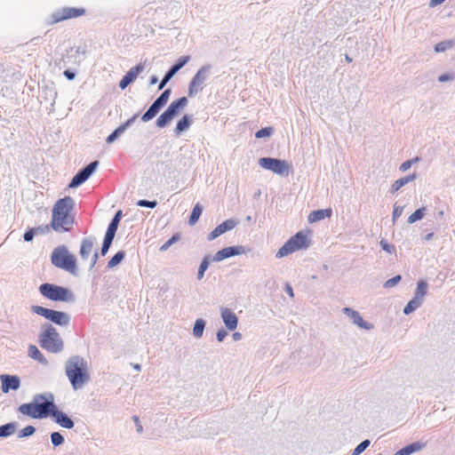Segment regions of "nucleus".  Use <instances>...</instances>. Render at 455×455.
Listing matches in <instances>:
<instances>
[{"label":"nucleus","instance_id":"obj_51","mask_svg":"<svg viewBox=\"0 0 455 455\" xmlns=\"http://www.w3.org/2000/svg\"><path fill=\"white\" fill-rule=\"evenodd\" d=\"M35 229V234H44L45 232H48L49 231V226L46 225V226H44V227H38V228H34Z\"/></svg>","mask_w":455,"mask_h":455},{"label":"nucleus","instance_id":"obj_39","mask_svg":"<svg viewBox=\"0 0 455 455\" xmlns=\"http://www.w3.org/2000/svg\"><path fill=\"white\" fill-rule=\"evenodd\" d=\"M370 445L369 440H364L360 444H358L354 450L352 455H359L362 453L368 446Z\"/></svg>","mask_w":455,"mask_h":455},{"label":"nucleus","instance_id":"obj_6","mask_svg":"<svg viewBox=\"0 0 455 455\" xmlns=\"http://www.w3.org/2000/svg\"><path fill=\"white\" fill-rule=\"evenodd\" d=\"M51 260L55 267L72 274L76 273V259L65 247L56 248L52 253Z\"/></svg>","mask_w":455,"mask_h":455},{"label":"nucleus","instance_id":"obj_48","mask_svg":"<svg viewBox=\"0 0 455 455\" xmlns=\"http://www.w3.org/2000/svg\"><path fill=\"white\" fill-rule=\"evenodd\" d=\"M138 205L143 206V207H148V208H155L156 205V201L140 200L138 202Z\"/></svg>","mask_w":455,"mask_h":455},{"label":"nucleus","instance_id":"obj_5","mask_svg":"<svg viewBox=\"0 0 455 455\" xmlns=\"http://www.w3.org/2000/svg\"><path fill=\"white\" fill-rule=\"evenodd\" d=\"M39 291L42 296L53 301L70 302L74 300V295L69 289L56 284L43 283L39 286Z\"/></svg>","mask_w":455,"mask_h":455},{"label":"nucleus","instance_id":"obj_59","mask_svg":"<svg viewBox=\"0 0 455 455\" xmlns=\"http://www.w3.org/2000/svg\"><path fill=\"white\" fill-rule=\"evenodd\" d=\"M113 239H114V238H112V237L105 236V237H104L103 243H104V244H107V245H108V246H110V245H111V243H112V242H113Z\"/></svg>","mask_w":455,"mask_h":455},{"label":"nucleus","instance_id":"obj_55","mask_svg":"<svg viewBox=\"0 0 455 455\" xmlns=\"http://www.w3.org/2000/svg\"><path fill=\"white\" fill-rule=\"evenodd\" d=\"M116 230L112 229V228H108V230H107V232H106L105 236H108V237H112V238H114V237H115V235H116Z\"/></svg>","mask_w":455,"mask_h":455},{"label":"nucleus","instance_id":"obj_21","mask_svg":"<svg viewBox=\"0 0 455 455\" xmlns=\"http://www.w3.org/2000/svg\"><path fill=\"white\" fill-rule=\"evenodd\" d=\"M332 214L331 209L313 211L308 215V221L314 223L325 218H330Z\"/></svg>","mask_w":455,"mask_h":455},{"label":"nucleus","instance_id":"obj_2","mask_svg":"<svg viewBox=\"0 0 455 455\" xmlns=\"http://www.w3.org/2000/svg\"><path fill=\"white\" fill-rule=\"evenodd\" d=\"M68 379L75 390L82 388L89 380L87 363L78 355L70 357L65 366Z\"/></svg>","mask_w":455,"mask_h":455},{"label":"nucleus","instance_id":"obj_25","mask_svg":"<svg viewBox=\"0 0 455 455\" xmlns=\"http://www.w3.org/2000/svg\"><path fill=\"white\" fill-rule=\"evenodd\" d=\"M423 448V444L419 443H413L404 448L396 451L394 455H410L412 452L420 451Z\"/></svg>","mask_w":455,"mask_h":455},{"label":"nucleus","instance_id":"obj_53","mask_svg":"<svg viewBox=\"0 0 455 455\" xmlns=\"http://www.w3.org/2000/svg\"><path fill=\"white\" fill-rule=\"evenodd\" d=\"M170 79H171L170 76L165 75L164 79L161 81V83L158 86V89L162 90L164 87V85L169 82Z\"/></svg>","mask_w":455,"mask_h":455},{"label":"nucleus","instance_id":"obj_58","mask_svg":"<svg viewBox=\"0 0 455 455\" xmlns=\"http://www.w3.org/2000/svg\"><path fill=\"white\" fill-rule=\"evenodd\" d=\"M402 210H399L398 207H395L393 212V219L395 220L401 215Z\"/></svg>","mask_w":455,"mask_h":455},{"label":"nucleus","instance_id":"obj_24","mask_svg":"<svg viewBox=\"0 0 455 455\" xmlns=\"http://www.w3.org/2000/svg\"><path fill=\"white\" fill-rule=\"evenodd\" d=\"M28 355L31 358H33L34 360H36L43 364L47 363V360L45 359L44 355L40 352V350L37 348V347L35 345H30L28 347Z\"/></svg>","mask_w":455,"mask_h":455},{"label":"nucleus","instance_id":"obj_46","mask_svg":"<svg viewBox=\"0 0 455 455\" xmlns=\"http://www.w3.org/2000/svg\"><path fill=\"white\" fill-rule=\"evenodd\" d=\"M120 217H121V211H119L116 214V216L112 220L111 223L109 224L108 228H110L112 229H115V230H117L118 223L120 221Z\"/></svg>","mask_w":455,"mask_h":455},{"label":"nucleus","instance_id":"obj_63","mask_svg":"<svg viewBox=\"0 0 455 455\" xmlns=\"http://www.w3.org/2000/svg\"><path fill=\"white\" fill-rule=\"evenodd\" d=\"M109 247H110V246H108V245H107V244H104V243L102 244V248H101V254H102L103 256L108 252V251Z\"/></svg>","mask_w":455,"mask_h":455},{"label":"nucleus","instance_id":"obj_42","mask_svg":"<svg viewBox=\"0 0 455 455\" xmlns=\"http://www.w3.org/2000/svg\"><path fill=\"white\" fill-rule=\"evenodd\" d=\"M273 129L271 127H266L263 129H260L255 133V137L258 139L263 138V137H268L272 134Z\"/></svg>","mask_w":455,"mask_h":455},{"label":"nucleus","instance_id":"obj_32","mask_svg":"<svg viewBox=\"0 0 455 455\" xmlns=\"http://www.w3.org/2000/svg\"><path fill=\"white\" fill-rule=\"evenodd\" d=\"M125 253L124 251H121L116 252L108 261V267L109 268H113L116 266H117L124 258Z\"/></svg>","mask_w":455,"mask_h":455},{"label":"nucleus","instance_id":"obj_15","mask_svg":"<svg viewBox=\"0 0 455 455\" xmlns=\"http://www.w3.org/2000/svg\"><path fill=\"white\" fill-rule=\"evenodd\" d=\"M205 81V75L204 72V69L201 68L198 70V72L195 75V76L192 78L189 88H188V96H193L196 94L198 92H200L203 89V84Z\"/></svg>","mask_w":455,"mask_h":455},{"label":"nucleus","instance_id":"obj_26","mask_svg":"<svg viewBox=\"0 0 455 455\" xmlns=\"http://www.w3.org/2000/svg\"><path fill=\"white\" fill-rule=\"evenodd\" d=\"M191 124V120L188 115L183 116L177 123L175 127L176 134H180L182 132L188 129Z\"/></svg>","mask_w":455,"mask_h":455},{"label":"nucleus","instance_id":"obj_16","mask_svg":"<svg viewBox=\"0 0 455 455\" xmlns=\"http://www.w3.org/2000/svg\"><path fill=\"white\" fill-rule=\"evenodd\" d=\"M2 391L8 393L10 390H17L20 386V379L17 376L3 374L0 376Z\"/></svg>","mask_w":455,"mask_h":455},{"label":"nucleus","instance_id":"obj_60","mask_svg":"<svg viewBox=\"0 0 455 455\" xmlns=\"http://www.w3.org/2000/svg\"><path fill=\"white\" fill-rule=\"evenodd\" d=\"M113 239H114V238H112V237L105 236V237H104L103 243H104V244H107V245H108V246H110V245H111V243H112V242H113Z\"/></svg>","mask_w":455,"mask_h":455},{"label":"nucleus","instance_id":"obj_14","mask_svg":"<svg viewBox=\"0 0 455 455\" xmlns=\"http://www.w3.org/2000/svg\"><path fill=\"white\" fill-rule=\"evenodd\" d=\"M145 68V66L143 64H139L133 68H132L121 79L119 83V87L124 90L130 84H132L139 76L140 72H142Z\"/></svg>","mask_w":455,"mask_h":455},{"label":"nucleus","instance_id":"obj_4","mask_svg":"<svg viewBox=\"0 0 455 455\" xmlns=\"http://www.w3.org/2000/svg\"><path fill=\"white\" fill-rule=\"evenodd\" d=\"M310 230L299 231L292 235L276 252L277 258H283L299 250L307 249L309 246Z\"/></svg>","mask_w":455,"mask_h":455},{"label":"nucleus","instance_id":"obj_19","mask_svg":"<svg viewBox=\"0 0 455 455\" xmlns=\"http://www.w3.org/2000/svg\"><path fill=\"white\" fill-rule=\"evenodd\" d=\"M235 226V223L232 220H227L219 226H217L208 235L209 240H213L224 234L225 232L231 230Z\"/></svg>","mask_w":455,"mask_h":455},{"label":"nucleus","instance_id":"obj_35","mask_svg":"<svg viewBox=\"0 0 455 455\" xmlns=\"http://www.w3.org/2000/svg\"><path fill=\"white\" fill-rule=\"evenodd\" d=\"M204 325H205V323L204 320L198 319L196 321L194 329H193V333L196 338L202 337L204 330Z\"/></svg>","mask_w":455,"mask_h":455},{"label":"nucleus","instance_id":"obj_8","mask_svg":"<svg viewBox=\"0 0 455 455\" xmlns=\"http://www.w3.org/2000/svg\"><path fill=\"white\" fill-rule=\"evenodd\" d=\"M188 100L186 97H181L173 100L167 109L158 116L156 125L159 128H164L187 106Z\"/></svg>","mask_w":455,"mask_h":455},{"label":"nucleus","instance_id":"obj_43","mask_svg":"<svg viewBox=\"0 0 455 455\" xmlns=\"http://www.w3.org/2000/svg\"><path fill=\"white\" fill-rule=\"evenodd\" d=\"M209 267V260L208 259H204V260L201 262V265L199 267V269H198V279H202L204 275V272L206 271V269L208 268Z\"/></svg>","mask_w":455,"mask_h":455},{"label":"nucleus","instance_id":"obj_20","mask_svg":"<svg viewBox=\"0 0 455 455\" xmlns=\"http://www.w3.org/2000/svg\"><path fill=\"white\" fill-rule=\"evenodd\" d=\"M344 313L348 315L353 322L358 325L359 327L366 330H370L372 328V325L365 321H363V317L360 315V314L356 311H355L352 308L345 307Z\"/></svg>","mask_w":455,"mask_h":455},{"label":"nucleus","instance_id":"obj_29","mask_svg":"<svg viewBox=\"0 0 455 455\" xmlns=\"http://www.w3.org/2000/svg\"><path fill=\"white\" fill-rule=\"evenodd\" d=\"M132 120H128L124 124L120 125L118 128H116L108 138L107 142L112 143L120 134H122L126 128L130 125Z\"/></svg>","mask_w":455,"mask_h":455},{"label":"nucleus","instance_id":"obj_40","mask_svg":"<svg viewBox=\"0 0 455 455\" xmlns=\"http://www.w3.org/2000/svg\"><path fill=\"white\" fill-rule=\"evenodd\" d=\"M180 235L175 234L173 235L166 243H164L161 247V251H166L172 243L180 240Z\"/></svg>","mask_w":455,"mask_h":455},{"label":"nucleus","instance_id":"obj_17","mask_svg":"<svg viewBox=\"0 0 455 455\" xmlns=\"http://www.w3.org/2000/svg\"><path fill=\"white\" fill-rule=\"evenodd\" d=\"M50 415H52L54 418L55 421L62 427L70 429L74 427L73 420L67 414L57 410L55 405L54 409H52Z\"/></svg>","mask_w":455,"mask_h":455},{"label":"nucleus","instance_id":"obj_41","mask_svg":"<svg viewBox=\"0 0 455 455\" xmlns=\"http://www.w3.org/2000/svg\"><path fill=\"white\" fill-rule=\"evenodd\" d=\"M51 440L55 446L60 445L64 441L63 436L58 432H53L51 435Z\"/></svg>","mask_w":455,"mask_h":455},{"label":"nucleus","instance_id":"obj_62","mask_svg":"<svg viewBox=\"0 0 455 455\" xmlns=\"http://www.w3.org/2000/svg\"><path fill=\"white\" fill-rule=\"evenodd\" d=\"M133 419H134V421H135V423H136V425L138 427V431L141 432L142 431V427H141V425L140 423L139 418L137 416H134Z\"/></svg>","mask_w":455,"mask_h":455},{"label":"nucleus","instance_id":"obj_3","mask_svg":"<svg viewBox=\"0 0 455 455\" xmlns=\"http://www.w3.org/2000/svg\"><path fill=\"white\" fill-rule=\"evenodd\" d=\"M52 409H54L53 402L47 400L43 395H38L31 403L20 405L18 411L33 419H44L50 415Z\"/></svg>","mask_w":455,"mask_h":455},{"label":"nucleus","instance_id":"obj_28","mask_svg":"<svg viewBox=\"0 0 455 455\" xmlns=\"http://www.w3.org/2000/svg\"><path fill=\"white\" fill-rule=\"evenodd\" d=\"M422 304V299L419 297H414L412 299H411L408 304L405 306L403 309V313L405 315H409L412 313L414 310H416L420 305Z\"/></svg>","mask_w":455,"mask_h":455},{"label":"nucleus","instance_id":"obj_27","mask_svg":"<svg viewBox=\"0 0 455 455\" xmlns=\"http://www.w3.org/2000/svg\"><path fill=\"white\" fill-rule=\"evenodd\" d=\"M415 174H412L395 180L391 187V192H397L405 184L409 183L410 181H412L415 179Z\"/></svg>","mask_w":455,"mask_h":455},{"label":"nucleus","instance_id":"obj_10","mask_svg":"<svg viewBox=\"0 0 455 455\" xmlns=\"http://www.w3.org/2000/svg\"><path fill=\"white\" fill-rule=\"evenodd\" d=\"M31 310L35 314L42 315L58 325L66 326L70 321L69 315L65 312L49 309L41 306H33Z\"/></svg>","mask_w":455,"mask_h":455},{"label":"nucleus","instance_id":"obj_57","mask_svg":"<svg viewBox=\"0 0 455 455\" xmlns=\"http://www.w3.org/2000/svg\"><path fill=\"white\" fill-rule=\"evenodd\" d=\"M64 75L68 80H72L75 77V74L69 70H65Z\"/></svg>","mask_w":455,"mask_h":455},{"label":"nucleus","instance_id":"obj_37","mask_svg":"<svg viewBox=\"0 0 455 455\" xmlns=\"http://www.w3.org/2000/svg\"><path fill=\"white\" fill-rule=\"evenodd\" d=\"M171 95V90L166 89L156 100V101L158 102L163 107L165 106L169 100Z\"/></svg>","mask_w":455,"mask_h":455},{"label":"nucleus","instance_id":"obj_64","mask_svg":"<svg viewBox=\"0 0 455 455\" xmlns=\"http://www.w3.org/2000/svg\"><path fill=\"white\" fill-rule=\"evenodd\" d=\"M241 337H242V336H241V333H239V332H235V333L233 334V338H234V339H235V340H238V339H241Z\"/></svg>","mask_w":455,"mask_h":455},{"label":"nucleus","instance_id":"obj_36","mask_svg":"<svg viewBox=\"0 0 455 455\" xmlns=\"http://www.w3.org/2000/svg\"><path fill=\"white\" fill-rule=\"evenodd\" d=\"M427 283L424 281H419L417 284V291H416L415 297H419V298H420V299L423 300V297L427 293Z\"/></svg>","mask_w":455,"mask_h":455},{"label":"nucleus","instance_id":"obj_61","mask_svg":"<svg viewBox=\"0 0 455 455\" xmlns=\"http://www.w3.org/2000/svg\"><path fill=\"white\" fill-rule=\"evenodd\" d=\"M285 291L292 298L294 296V293H293V291H292V288L291 287V285L289 284H286L285 286Z\"/></svg>","mask_w":455,"mask_h":455},{"label":"nucleus","instance_id":"obj_7","mask_svg":"<svg viewBox=\"0 0 455 455\" xmlns=\"http://www.w3.org/2000/svg\"><path fill=\"white\" fill-rule=\"evenodd\" d=\"M40 345L43 348L52 352L58 353L63 347L62 340L59 333L51 324L47 325L40 336Z\"/></svg>","mask_w":455,"mask_h":455},{"label":"nucleus","instance_id":"obj_23","mask_svg":"<svg viewBox=\"0 0 455 455\" xmlns=\"http://www.w3.org/2000/svg\"><path fill=\"white\" fill-rule=\"evenodd\" d=\"M162 108L163 106L155 100L148 111L142 116L141 120L143 122H148L153 119L159 113Z\"/></svg>","mask_w":455,"mask_h":455},{"label":"nucleus","instance_id":"obj_45","mask_svg":"<svg viewBox=\"0 0 455 455\" xmlns=\"http://www.w3.org/2000/svg\"><path fill=\"white\" fill-rule=\"evenodd\" d=\"M419 161V158L416 157L414 159H411V160H407L405 162H403L401 165H400V171L402 172H405L407 171L409 168H411V166Z\"/></svg>","mask_w":455,"mask_h":455},{"label":"nucleus","instance_id":"obj_22","mask_svg":"<svg viewBox=\"0 0 455 455\" xmlns=\"http://www.w3.org/2000/svg\"><path fill=\"white\" fill-rule=\"evenodd\" d=\"M239 253V251L236 247H226L219 251L214 255L213 259L215 261H221L227 258L237 255Z\"/></svg>","mask_w":455,"mask_h":455},{"label":"nucleus","instance_id":"obj_49","mask_svg":"<svg viewBox=\"0 0 455 455\" xmlns=\"http://www.w3.org/2000/svg\"><path fill=\"white\" fill-rule=\"evenodd\" d=\"M380 246H381V248H382L384 251H387V252H389V253H392V252H394V251H395V248H394V246H393V245H390V244H389L387 241H385V240H381V241H380Z\"/></svg>","mask_w":455,"mask_h":455},{"label":"nucleus","instance_id":"obj_33","mask_svg":"<svg viewBox=\"0 0 455 455\" xmlns=\"http://www.w3.org/2000/svg\"><path fill=\"white\" fill-rule=\"evenodd\" d=\"M455 45L454 41H443L435 45V51L436 52H443Z\"/></svg>","mask_w":455,"mask_h":455},{"label":"nucleus","instance_id":"obj_47","mask_svg":"<svg viewBox=\"0 0 455 455\" xmlns=\"http://www.w3.org/2000/svg\"><path fill=\"white\" fill-rule=\"evenodd\" d=\"M190 60L189 56H184L178 60L177 63L173 65L178 70H180L184 65H186Z\"/></svg>","mask_w":455,"mask_h":455},{"label":"nucleus","instance_id":"obj_56","mask_svg":"<svg viewBox=\"0 0 455 455\" xmlns=\"http://www.w3.org/2000/svg\"><path fill=\"white\" fill-rule=\"evenodd\" d=\"M178 71L179 70L174 66H172L166 75L172 78Z\"/></svg>","mask_w":455,"mask_h":455},{"label":"nucleus","instance_id":"obj_9","mask_svg":"<svg viewBox=\"0 0 455 455\" xmlns=\"http://www.w3.org/2000/svg\"><path fill=\"white\" fill-rule=\"evenodd\" d=\"M86 14V9L84 7H62L54 12H52L49 17V23L53 25L67 20L76 19L78 17H82Z\"/></svg>","mask_w":455,"mask_h":455},{"label":"nucleus","instance_id":"obj_38","mask_svg":"<svg viewBox=\"0 0 455 455\" xmlns=\"http://www.w3.org/2000/svg\"><path fill=\"white\" fill-rule=\"evenodd\" d=\"M36 431L33 426H27L19 432V437H27L32 435Z\"/></svg>","mask_w":455,"mask_h":455},{"label":"nucleus","instance_id":"obj_18","mask_svg":"<svg viewBox=\"0 0 455 455\" xmlns=\"http://www.w3.org/2000/svg\"><path fill=\"white\" fill-rule=\"evenodd\" d=\"M221 317L228 330L234 331L236 329L238 318L229 308H221Z\"/></svg>","mask_w":455,"mask_h":455},{"label":"nucleus","instance_id":"obj_13","mask_svg":"<svg viewBox=\"0 0 455 455\" xmlns=\"http://www.w3.org/2000/svg\"><path fill=\"white\" fill-rule=\"evenodd\" d=\"M99 165L98 161H94L88 164L84 169L80 171L78 173L75 175L69 183V188H76L83 184L88 178L92 175V173L95 171L97 166Z\"/></svg>","mask_w":455,"mask_h":455},{"label":"nucleus","instance_id":"obj_11","mask_svg":"<svg viewBox=\"0 0 455 455\" xmlns=\"http://www.w3.org/2000/svg\"><path fill=\"white\" fill-rule=\"evenodd\" d=\"M259 164L262 168L270 170L282 176H287L291 169V166L286 161L276 158L262 157L259 160Z\"/></svg>","mask_w":455,"mask_h":455},{"label":"nucleus","instance_id":"obj_50","mask_svg":"<svg viewBox=\"0 0 455 455\" xmlns=\"http://www.w3.org/2000/svg\"><path fill=\"white\" fill-rule=\"evenodd\" d=\"M35 235V229L30 228L24 234V240L29 242L33 239Z\"/></svg>","mask_w":455,"mask_h":455},{"label":"nucleus","instance_id":"obj_34","mask_svg":"<svg viewBox=\"0 0 455 455\" xmlns=\"http://www.w3.org/2000/svg\"><path fill=\"white\" fill-rule=\"evenodd\" d=\"M425 211H426V209L424 207L416 210L413 213H411L408 217V223L412 224V223L423 219V217L425 215Z\"/></svg>","mask_w":455,"mask_h":455},{"label":"nucleus","instance_id":"obj_1","mask_svg":"<svg viewBox=\"0 0 455 455\" xmlns=\"http://www.w3.org/2000/svg\"><path fill=\"white\" fill-rule=\"evenodd\" d=\"M74 205L70 196L59 199L52 209L51 227L56 232L68 231L73 225V218L69 215Z\"/></svg>","mask_w":455,"mask_h":455},{"label":"nucleus","instance_id":"obj_30","mask_svg":"<svg viewBox=\"0 0 455 455\" xmlns=\"http://www.w3.org/2000/svg\"><path fill=\"white\" fill-rule=\"evenodd\" d=\"M16 430L15 423H8L0 427V437L12 435Z\"/></svg>","mask_w":455,"mask_h":455},{"label":"nucleus","instance_id":"obj_54","mask_svg":"<svg viewBox=\"0 0 455 455\" xmlns=\"http://www.w3.org/2000/svg\"><path fill=\"white\" fill-rule=\"evenodd\" d=\"M452 79V76L451 75H442L439 76V82H446Z\"/></svg>","mask_w":455,"mask_h":455},{"label":"nucleus","instance_id":"obj_12","mask_svg":"<svg viewBox=\"0 0 455 455\" xmlns=\"http://www.w3.org/2000/svg\"><path fill=\"white\" fill-rule=\"evenodd\" d=\"M94 241L92 238H84L81 243L80 256L82 259L91 260V267H93L98 259V252L93 250Z\"/></svg>","mask_w":455,"mask_h":455},{"label":"nucleus","instance_id":"obj_52","mask_svg":"<svg viewBox=\"0 0 455 455\" xmlns=\"http://www.w3.org/2000/svg\"><path fill=\"white\" fill-rule=\"evenodd\" d=\"M228 335L227 331L224 330H220L217 332V339L218 341L221 342L225 339V337Z\"/></svg>","mask_w":455,"mask_h":455},{"label":"nucleus","instance_id":"obj_44","mask_svg":"<svg viewBox=\"0 0 455 455\" xmlns=\"http://www.w3.org/2000/svg\"><path fill=\"white\" fill-rule=\"evenodd\" d=\"M401 280V275H395L388 280H387L384 283L385 288H391L395 286Z\"/></svg>","mask_w":455,"mask_h":455},{"label":"nucleus","instance_id":"obj_31","mask_svg":"<svg viewBox=\"0 0 455 455\" xmlns=\"http://www.w3.org/2000/svg\"><path fill=\"white\" fill-rule=\"evenodd\" d=\"M202 211H203V209L199 204H196L194 206L193 211L190 215V218H189L190 225H195L197 222V220H199V218L202 214Z\"/></svg>","mask_w":455,"mask_h":455}]
</instances>
